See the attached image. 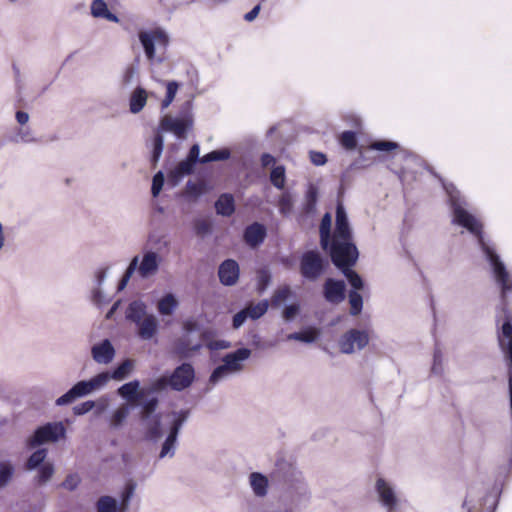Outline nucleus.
I'll return each instance as SVG.
<instances>
[{"mask_svg": "<svg viewBox=\"0 0 512 512\" xmlns=\"http://www.w3.org/2000/svg\"><path fill=\"white\" fill-rule=\"evenodd\" d=\"M453 222L466 228L474 234L478 243L492 265L495 280L501 288L503 307L497 316V325L502 320L497 331L499 346L508 362V384H512V312L507 307L506 298L512 295V278L495 250L490 247L483 237V225L471 213L458 204L453 205Z\"/></svg>", "mask_w": 512, "mask_h": 512, "instance_id": "nucleus-1", "label": "nucleus"}, {"mask_svg": "<svg viewBox=\"0 0 512 512\" xmlns=\"http://www.w3.org/2000/svg\"><path fill=\"white\" fill-rule=\"evenodd\" d=\"M330 257L333 264L343 270L355 265L358 259V250L352 240H330Z\"/></svg>", "mask_w": 512, "mask_h": 512, "instance_id": "nucleus-2", "label": "nucleus"}, {"mask_svg": "<svg viewBox=\"0 0 512 512\" xmlns=\"http://www.w3.org/2000/svg\"><path fill=\"white\" fill-rule=\"evenodd\" d=\"M140 386H120L118 394L125 398L131 406H142L140 417L143 421L148 420L155 412L158 399L156 397L147 398L144 390H139Z\"/></svg>", "mask_w": 512, "mask_h": 512, "instance_id": "nucleus-3", "label": "nucleus"}, {"mask_svg": "<svg viewBox=\"0 0 512 512\" xmlns=\"http://www.w3.org/2000/svg\"><path fill=\"white\" fill-rule=\"evenodd\" d=\"M251 354L247 348L237 349L235 352L225 356L224 364L215 368L211 374L210 381L216 382L229 372L237 371L241 368V362L246 360Z\"/></svg>", "mask_w": 512, "mask_h": 512, "instance_id": "nucleus-4", "label": "nucleus"}, {"mask_svg": "<svg viewBox=\"0 0 512 512\" xmlns=\"http://www.w3.org/2000/svg\"><path fill=\"white\" fill-rule=\"evenodd\" d=\"M65 436V428L62 423H47L34 432L28 440L29 447H36L46 442H55Z\"/></svg>", "mask_w": 512, "mask_h": 512, "instance_id": "nucleus-5", "label": "nucleus"}, {"mask_svg": "<svg viewBox=\"0 0 512 512\" xmlns=\"http://www.w3.org/2000/svg\"><path fill=\"white\" fill-rule=\"evenodd\" d=\"M325 270L323 258L316 251L305 252L300 260L301 275L309 280H316Z\"/></svg>", "mask_w": 512, "mask_h": 512, "instance_id": "nucleus-6", "label": "nucleus"}, {"mask_svg": "<svg viewBox=\"0 0 512 512\" xmlns=\"http://www.w3.org/2000/svg\"><path fill=\"white\" fill-rule=\"evenodd\" d=\"M139 40L149 60H153L155 57V44L166 48L169 43L168 35L160 28L153 29L150 32H140Z\"/></svg>", "mask_w": 512, "mask_h": 512, "instance_id": "nucleus-7", "label": "nucleus"}, {"mask_svg": "<svg viewBox=\"0 0 512 512\" xmlns=\"http://www.w3.org/2000/svg\"><path fill=\"white\" fill-rule=\"evenodd\" d=\"M369 343V335L364 330L350 329L339 340V348L342 353L352 354L355 349L361 350Z\"/></svg>", "mask_w": 512, "mask_h": 512, "instance_id": "nucleus-8", "label": "nucleus"}, {"mask_svg": "<svg viewBox=\"0 0 512 512\" xmlns=\"http://www.w3.org/2000/svg\"><path fill=\"white\" fill-rule=\"evenodd\" d=\"M193 120L191 117L173 118L169 115L162 117L159 129L165 132H172L178 138H185L187 131L192 127Z\"/></svg>", "mask_w": 512, "mask_h": 512, "instance_id": "nucleus-9", "label": "nucleus"}, {"mask_svg": "<svg viewBox=\"0 0 512 512\" xmlns=\"http://www.w3.org/2000/svg\"><path fill=\"white\" fill-rule=\"evenodd\" d=\"M194 377L193 366L183 363L174 370L170 377H161L154 384H192Z\"/></svg>", "mask_w": 512, "mask_h": 512, "instance_id": "nucleus-10", "label": "nucleus"}, {"mask_svg": "<svg viewBox=\"0 0 512 512\" xmlns=\"http://www.w3.org/2000/svg\"><path fill=\"white\" fill-rule=\"evenodd\" d=\"M323 295L327 302L339 304L346 297V286L343 280L327 278L323 285Z\"/></svg>", "mask_w": 512, "mask_h": 512, "instance_id": "nucleus-11", "label": "nucleus"}, {"mask_svg": "<svg viewBox=\"0 0 512 512\" xmlns=\"http://www.w3.org/2000/svg\"><path fill=\"white\" fill-rule=\"evenodd\" d=\"M332 239L352 240L348 217L341 203L336 206V223Z\"/></svg>", "mask_w": 512, "mask_h": 512, "instance_id": "nucleus-12", "label": "nucleus"}, {"mask_svg": "<svg viewBox=\"0 0 512 512\" xmlns=\"http://www.w3.org/2000/svg\"><path fill=\"white\" fill-rule=\"evenodd\" d=\"M239 273V265L233 259L223 261L218 269L219 280L225 286L234 285L239 279Z\"/></svg>", "mask_w": 512, "mask_h": 512, "instance_id": "nucleus-13", "label": "nucleus"}, {"mask_svg": "<svg viewBox=\"0 0 512 512\" xmlns=\"http://www.w3.org/2000/svg\"><path fill=\"white\" fill-rule=\"evenodd\" d=\"M173 415L175 416V419L173 420L170 433L163 443L160 457H164L173 448L179 429L188 416V411H181L178 414L173 413Z\"/></svg>", "mask_w": 512, "mask_h": 512, "instance_id": "nucleus-14", "label": "nucleus"}, {"mask_svg": "<svg viewBox=\"0 0 512 512\" xmlns=\"http://www.w3.org/2000/svg\"><path fill=\"white\" fill-rule=\"evenodd\" d=\"M266 235L267 232L265 226L258 222H254L245 228L243 238L247 245L255 248L264 242Z\"/></svg>", "mask_w": 512, "mask_h": 512, "instance_id": "nucleus-15", "label": "nucleus"}, {"mask_svg": "<svg viewBox=\"0 0 512 512\" xmlns=\"http://www.w3.org/2000/svg\"><path fill=\"white\" fill-rule=\"evenodd\" d=\"M114 354L115 350L107 339L92 348V356L98 363H109L113 359Z\"/></svg>", "mask_w": 512, "mask_h": 512, "instance_id": "nucleus-16", "label": "nucleus"}, {"mask_svg": "<svg viewBox=\"0 0 512 512\" xmlns=\"http://www.w3.org/2000/svg\"><path fill=\"white\" fill-rule=\"evenodd\" d=\"M217 214L230 217L235 212V200L232 194L224 193L215 202Z\"/></svg>", "mask_w": 512, "mask_h": 512, "instance_id": "nucleus-17", "label": "nucleus"}, {"mask_svg": "<svg viewBox=\"0 0 512 512\" xmlns=\"http://www.w3.org/2000/svg\"><path fill=\"white\" fill-rule=\"evenodd\" d=\"M98 386H72V388L56 400L57 405H65L73 402L76 398L92 392Z\"/></svg>", "mask_w": 512, "mask_h": 512, "instance_id": "nucleus-18", "label": "nucleus"}, {"mask_svg": "<svg viewBox=\"0 0 512 512\" xmlns=\"http://www.w3.org/2000/svg\"><path fill=\"white\" fill-rule=\"evenodd\" d=\"M376 490L379 494L380 500L383 505L392 508L396 504V497L393 489L386 483L382 478H379L376 482Z\"/></svg>", "mask_w": 512, "mask_h": 512, "instance_id": "nucleus-19", "label": "nucleus"}, {"mask_svg": "<svg viewBox=\"0 0 512 512\" xmlns=\"http://www.w3.org/2000/svg\"><path fill=\"white\" fill-rule=\"evenodd\" d=\"M147 91L142 87H137L131 94L129 101L130 111L134 114L139 113L145 107L147 102Z\"/></svg>", "mask_w": 512, "mask_h": 512, "instance_id": "nucleus-20", "label": "nucleus"}, {"mask_svg": "<svg viewBox=\"0 0 512 512\" xmlns=\"http://www.w3.org/2000/svg\"><path fill=\"white\" fill-rule=\"evenodd\" d=\"M158 269V257L155 252H147L139 266V273L142 277H146L155 273Z\"/></svg>", "mask_w": 512, "mask_h": 512, "instance_id": "nucleus-21", "label": "nucleus"}, {"mask_svg": "<svg viewBox=\"0 0 512 512\" xmlns=\"http://www.w3.org/2000/svg\"><path fill=\"white\" fill-rule=\"evenodd\" d=\"M195 163L189 161L187 158L180 161L176 167L170 171L168 177L169 180L177 183L183 176L189 175L194 170Z\"/></svg>", "mask_w": 512, "mask_h": 512, "instance_id": "nucleus-22", "label": "nucleus"}, {"mask_svg": "<svg viewBox=\"0 0 512 512\" xmlns=\"http://www.w3.org/2000/svg\"><path fill=\"white\" fill-rule=\"evenodd\" d=\"M137 325L139 326V336L142 339L152 338L157 331V321L153 315L146 316Z\"/></svg>", "mask_w": 512, "mask_h": 512, "instance_id": "nucleus-23", "label": "nucleus"}, {"mask_svg": "<svg viewBox=\"0 0 512 512\" xmlns=\"http://www.w3.org/2000/svg\"><path fill=\"white\" fill-rule=\"evenodd\" d=\"M250 484L255 495L263 497L267 494L268 479L263 474L258 472L251 473Z\"/></svg>", "mask_w": 512, "mask_h": 512, "instance_id": "nucleus-24", "label": "nucleus"}, {"mask_svg": "<svg viewBox=\"0 0 512 512\" xmlns=\"http://www.w3.org/2000/svg\"><path fill=\"white\" fill-rule=\"evenodd\" d=\"M331 215L329 213H325L321 219L319 234H320V244L321 247L326 250L329 246L331 239Z\"/></svg>", "mask_w": 512, "mask_h": 512, "instance_id": "nucleus-25", "label": "nucleus"}, {"mask_svg": "<svg viewBox=\"0 0 512 512\" xmlns=\"http://www.w3.org/2000/svg\"><path fill=\"white\" fill-rule=\"evenodd\" d=\"M145 305L140 301H134L127 308V318L133 322L140 323L145 317Z\"/></svg>", "mask_w": 512, "mask_h": 512, "instance_id": "nucleus-26", "label": "nucleus"}, {"mask_svg": "<svg viewBox=\"0 0 512 512\" xmlns=\"http://www.w3.org/2000/svg\"><path fill=\"white\" fill-rule=\"evenodd\" d=\"M270 182L277 189H284L286 183V169L283 165H278L272 169Z\"/></svg>", "mask_w": 512, "mask_h": 512, "instance_id": "nucleus-27", "label": "nucleus"}, {"mask_svg": "<svg viewBox=\"0 0 512 512\" xmlns=\"http://www.w3.org/2000/svg\"><path fill=\"white\" fill-rule=\"evenodd\" d=\"M177 305L175 297L172 294H167L158 302V311L162 315H170Z\"/></svg>", "mask_w": 512, "mask_h": 512, "instance_id": "nucleus-28", "label": "nucleus"}, {"mask_svg": "<svg viewBox=\"0 0 512 512\" xmlns=\"http://www.w3.org/2000/svg\"><path fill=\"white\" fill-rule=\"evenodd\" d=\"M166 85V95L165 98L161 102V108L162 110L168 108L171 103L174 101L176 93L179 88V84L176 81H168V82H162Z\"/></svg>", "mask_w": 512, "mask_h": 512, "instance_id": "nucleus-29", "label": "nucleus"}, {"mask_svg": "<svg viewBox=\"0 0 512 512\" xmlns=\"http://www.w3.org/2000/svg\"><path fill=\"white\" fill-rule=\"evenodd\" d=\"M350 304V314L357 316L362 312L363 309V298L361 294L355 290H351L348 294Z\"/></svg>", "mask_w": 512, "mask_h": 512, "instance_id": "nucleus-30", "label": "nucleus"}, {"mask_svg": "<svg viewBox=\"0 0 512 512\" xmlns=\"http://www.w3.org/2000/svg\"><path fill=\"white\" fill-rule=\"evenodd\" d=\"M269 303L267 300H262L257 304L248 305L245 309L248 310L249 318L256 320L262 317L268 310Z\"/></svg>", "mask_w": 512, "mask_h": 512, "instance_id": "nucleus-31", "label": "nucleus"}, {"mask_svg": "<svg viewBox=\"0 0 512 512\" xmlns=\"http://www.w3.org/2000/svg\"><path fill=\"white\" fill-rule=\"evenodd\" d=\"M164 147V139L160 132H157L153 138V150L151 155V163L155 167L161 157Z\"/></svg>", "mask_w": 512, "mask_h": 512, "instance_id": "nucleus-32", "label": "nucleus"}, {"mask_svg": "<svg viewBox=\"0 0 512 512\" xmlns=\"http://www.w3.org/2000/svg\"><path fill=\"white\" fill-rule=\"evenodd\" d=\"M97 512H116L117 502L111 496H102L96 503Z\"/></svg>", "mask_w": 512, "mask_h": 512, "instance_id": "nucleus-33", "label": "nucleus"}, {"mask_svg": "<svg viewBox=\"0 0 512 512\" xmlns=\"http://www.w3.org/2000/svg\"><path fill=\"white\" fill-rule=\"evenodd\" d=\"M340 145L346 150H354L357 147L356 133L353 131H344L339 136Z\"/></svg>", "mask_w": 512, "mask_h": 512, "instance_id": "nucleus-34", "label": "nucleus"}, {"mask_svg": "<svg viewBox=\"0 0 512 512\" xmlns=\"http://www.w3.org/2000/svg\"><path fill=\"white\" fill-rule=\"evenodd\" d=\"M229 157L230 151L228 149L214 150L201 157L200 163L206 164L213 161L227 160Z\"/></svg>", "mask_w": 512, "mask_h": 512, "instance_id": "nucleus-35", "label": "nucleus"}, {"mask_svg": "<svg viewBox=\"0 0 512 512\" xmlns=\"http://www.w3.org/2000/svg\"><path fill=\"white\" fill-rule=\"evenodd\" d=\"M161 418L156 415L149 423L146 432V438L155 440L161 436Z\"/></svg>", "mask_w": 512, "mask_h": 512, "instance_id": "nucleus-36", "label": "nucleus"}, {"mask_svg": "<svg viewBox=\"0 0 512 512\" xmlns=\"http://www.w3.org/2000/svg\"><path fill=\"white\" fill-rule=\"evenodd\" d=\"M130 406L131 405H129L128 403L125 405H122L113 413V415L110 419V425L112 427H119L120 425H122L124 420L129 415V407Z\"/></svg>", "mask_w": 512, "mask_h": 512, "instance_id": "nucleus-37", "label": "nucleus"}, {"mask_svg": "<svg viewBox=\"0 0 512 512\" xmlns=\"http://www.w3.org/2000/svg\"><path fill=\"white\" fill-rule=\"evenodd\" d=\"M206 192V183L204 181L192 182L188 181L185 188V193L190 196L197 198Z\"/></svg>", "mask_w": 512, "mask_h": 512, "instance_id": "nucleus-38", "label": "nucleus"}, {"mask_svg": "<svg viewBox=\"0 0 512 512\" xmlns=\"http://www.w3.org/2000/svg\"><path fill=\"white\" fill-rule=\"evenodd\" d=\"M47 450L38 449L28 458L26 462V469L33 470L38 467L46 458Z\"/></svg>", "mask_w": 512, "mask_h": 512, "instance_id": "nucleus-39", "label": "nucleus"}, {"mask_svg": "<svg viewBox=\"0 0 512 512\" xmlns=\"http://www.w3.org/2000/svg\"><path fill=\"white\" fill-rule=\"evenodd\" d=\"M290 295L291 290L289 286L278 288L271 298V305L273 307H278L282 302L286 301Z\"/></svg>", "mask_w": 512, "mask_h": 512, "instance_id": "nucleus-40", "label": "nucleus"}, {"mask_svg": "<svg viewBox=\"0 0 512 512\" xmlns=\"http://www.w3.org/2000/svg\"><path fill=\"white\" fill-rule=\"evenodd\" d=\"M201 347L202 345L200 343L191 345L187 339H180L177 344L179 353L185 357H188L192 353L199 351Z\"/></svg>", "mask_w": 512, "mask_h": 512, "instance_id": "nucleus-41", "label": "nucleus"}, {"mask_svg": "<svg viewBox=\"0 0 512 512\" xmlns=\"http://www.w3.org/2000/svg\"><path fill=\"white\" fill-rule=\"evenodd\" d=\"M14 473V467L9 462L0 463V487H4L11 480Z\"/></svg>", "mask_w": 512, "mask_h": 512, "instance_id": "nucleus-42", "label": "nucleus"}, {"mask_svg": "<svg viewBox=\"0 0 512 512\" xmlns=\"http://www.w3.org/2000/svg\"><path fill=\"white\" fill-rule=\"evenodd\" d=\"M132 366L133 364L130 360H125L116 369H114L111 377L117 381L123 380L131 371Z\"/></svg>", "mask_w": 512, "mask_h": 512, "instance_id": "nucleus-43", "label": "nucleus"}, {"mask_svg": "<svg viewBox=\"0 0 512 512\" xmlns=\"http://www.w3.org/2000/svg\"><path fill=\"white\" fill-rule=\"evenodd\" d=\"M342 272L348 279L350 285L355 289V291L363 288V281L358 273H356L354 270H351L350 268H345L342 270Z\"/></svg>", "mask_w": 512, "mask_h": 512, "instance_id": "nucleus-44", "label": "nucleus"}, {"mask_svg": "<svg viewBox=\"0 0 512 512\" xmlns=\"http://www.w3.org/2000/svg\"><path fill=\"white\" fill-rule=\"evenodd\" d=\"M398 147L399 145L396 142L387 140H377L369 145V149L377 151H391L397 149Z\"/></svg>", "mask_w": 512, "mask_h": 512, "instance_id": "nucleus-45", "label": "nucleus"}, {"mask_svg": "<svg viewBox=\"0 0 512 512\" xmlns=\"http://www.w3.org/2000/svg\"><path fill=\"white\" fill-rule=\"evenodd\" d=\"M292 197L290 193L284 192L278 199V207L282 214H288L292 210Z\"/></svg>", "mask_w": 512, "mask_h": 512, "instance_id": "nucleus-46", "label": "nucleus"}, {"mask_svg": "<svg viewBox=\"0 0 512 512\" xmlns=\"http://www.w3.org/2000/svg\"><path fill=\"white\" fill-rule=\"evenodd\" d=\"M54 474V467L51 463L43 464L38 471V483L47 482Z\"/></svg>", "mask_w": 512, "mask_h": 512, "instance_id": "nucleus-47", "label": "nucleus"}, {"mask_svg": "<svg viewBox=\"0 0 512 512\" xmlns=\"http://www.w3.org/2000/svg\"><path fill=\"white\" fill-rule=\"evenodd\" d=\"M317 336H318V332L316 331V329L309 328V329H306L304 331L295 333L293 335V338L297 339V340H300V341H303V342L310 343V342L315 341Z\"/></svg>", "mask_w": 512, "mask_h": 512, "instance_id": "nucleus-48", "label": "nucleus"}, {"mask_svg": "<svg viewBox=\"0 0 512 512\" xmlns=\"http://www.w3.org/2000/svg\"><path fill=\"white\" fill-rule=\"evenodd\" d=\"M107 4L104 0H93L91 4V14L96 18H102V16L108 11Z\"/></svg>", "mask_w": 512, "mask_h": 512, "instance_id": "nucleus-49", "label": "nucleus"}, {"mask_svg": "<svg viewBox=\"0 0 512 512\" xmlns=\"http://www.w3.org/2000/svg\"><path fill=\"white\" fill-rule=\"evenodd\" d=\"M257 280V290L259 293H263L270 283V273L267 270H260L257 275Z\"/></svg>", "mask_w": 512, "mask_h": 512, "instance_id": "nucleus-50", "label": "nucleus"}, {"mask_svg": "<svg viewBox=\"0 0 512 512\" xmlns=\"http://www.w3.org/2000/svg\"><path fill=\"white\" fill-rule=\"evenodd\" d=\"M164 185V174L159 171L157 172L152 180L151 192L154 197L158 196Z\"/></svg>", "mask_w": 512, "mask_h": 512, "instance_id": "nucleus-51", "label": "nucleus"}, {"mask_svg": "<svg viewBox=\"0 0 512 512\" xmlns=\"http://www.w3.org/2000/svg\"><path fill=\"white\" fill-rule=\"evenodd\" d=\"M138 263V257H134L131 261L129 267L127 268L125 274L123 275L122 279L119 282L118 289L122 290L128 283L133 271L136 268V265Z\"/></svg>", "mask_w": 512, "mask_h": 512, "instance_id": "nucleus-52", "label": "nucleus"}, {"mask_svg": "<svg viewBox=\"0 0 512 512\" xmlns=\"http://www.w3.org/2000/svg\"><path fill=\"white\" fill-rule=\"evenodd\" d=\"M80 483V477L77 474H69L62 483V486L68 490H74Z\"/></svg>", "mask_w": 512, "mask_h": 512, "instance_id": "nucleus-53", "label": "nucleus"}, {"mask_svg": "<svg viewBox=\"0 0 512 512\" xmlns=\"http://www.w3.org/2000/svg\"><path fill=\"white\" fill-rule=\"evenodd\" d=\"M248 317H249L248 310H246L245 308L242 309L241 311L237 312L233 316V320H232L233 328L238 329L239 327H241Z\"/></svg>", "mask_w": 512, "mask_h": 512, "instance_id": "nucleus-54", "label": "nucleus"}, {"mask_svg": "<svg viewBox=\"0 0 512 512\" xmlns=\"http://www.w3.org/2000/svg\"><path fill=\"white\" fill-rule=\"evenodd\" d=\"M134 490H135V484L130 482L128 484H126L125 488H124V491L122 493V507L123 509L128 505V502L130 500V498L132 497L133 493H134Z\"/></svg>", "mask_w": 512, "mask_h": 512, "instance_id": "nucleus-55", "label": "nucleus"}, {"mask_svg": "<svg viewBox=\"0 0 512 512\" xmlns=\"http://www.w3.org/2000/svg\"><path fill=\"white\" fill-rule=\"evenodd\" d=\"M309 158L310 161L316 166L324 165L327 162L326 155L318 151H310Z\"/></svg>", "mask_w": 512, "mask_h": 512, "instance_id": "nucleus-56", "label": "nucleus"}, {"mask_svg": "<svg viewBox=\"0 0 512 512\" xmlns=\"http://www.w3.org/2000/svg\"><path fill=\"white\" fill-rule=\"evenodd\" d=\"M94 405H95V403L93 401H86V402H83V403H81L79 405H76L73 408L74 414H76V415H83V414L89 412L90 410H92Z\"/></svg>", "mask_w": 512, "mask_h": 512, "instance_id": "nucleus-57", "label": "nucleus"}, {"mask_svg": "<svg viewBox=\"0 0 512 512\" xmlns=\"http://www.w3.org/2000/svg\"><path fill=\"white\" fill-rule=\"evenodd\" d=\"M431 370L435 374H440L442 372V354L438 350L434 352L433 365Z\"/></svg>", "mask_w": 512, "mask_h": 512, "instance_id": "nucleus-58", "label": "nucleus"}, {"mask_svg": "<svg viewBox=\"0 0 512 512\" xmlns=\"http://www.w3.org/2000/svg\"><path fill=\"white\" fill-rule=\"evenodd\" d=\"M109 379L110 376L107 373H102L89 381L82 380L77 382L76 384H105Z\"/></svg>", "mask_w": 512, "mask_h": 512, "instance_id": "nucleus-59", "label": "nucleus"}, {"mask_svg": "<svg viewBox=\"0 0 512 512\" xmlns=\"http://www.w3.org/2000/svg\"><path fill=\"white\" fill-rule=\"evenodd\" d=\"M298 311H299V307L296 304H292V305L286 306L284 311H283V317L286 320H291V319H293L296 316Z\"/></svg>", "mask_w": 512, "mask_h": 512, "instance_id": "nucleus-60", "label": "nucleus"}, {"mask_svg": "<svg viewBox=\"0 0 512 512\" xmlns=\"http://www.w3.org/2000/svg\"><path fill=\"white\" fill-rule=\"evenodd\" d=\"M199 153H200V148H199V145L198 144H194L191 146L190 150H189V153L187 155V159L189 161H192L193 163H197V162H200V159L199 158Z\"/></svg>", "mask_w": 512, "mask_h": 512, "instance_id": "nucleus-61", "label": "nucleus"}, {"mask_svg": "<svg viewBox=\"0 0 512 512\" xmlns=\"http://www.w3.org/2000/svg\"><path fill=\"white\" fill-rule=\"evenodd\" d=\"M183 329L185 332L190 333L199 329V324L195 319H187L183 322Z\"/></svg>", "mask_w": 512, "mask_h": 512, "instance_id": "nucleus-62", "label": "nucleus"}, {"mask_svg": "<svg viewBox=\"0 0 512 512\" xmlns=\"http://www.w3.org/2000/svg\"><path fill=\"white\" fill-rule=\"evenodd\" d=\"M260 9H261L260 4L256 5L250 12H248L244 15V19L247 22L253 21L258 16Z\"/></svg>", "mask_w": 512, "mask_h": 512, "instance_id": "nucleus-63", "label": "nucleus"}, {"mask_svg": "<svg viewBox=\"0 0 512 512\" xmlns=\"http://www.w3.org/2000/svg\"><path fill=\"white\" fill-rule=\"evenodd\" d=\"M276 162V159L274 156H272L269 153H264L261 156V164L263 167H268Z\"/></svg>", "mask_w": 512, "mask_h": 512, "instance_id": "nucleus-64", "label": "nucleus"}]
</instances>
